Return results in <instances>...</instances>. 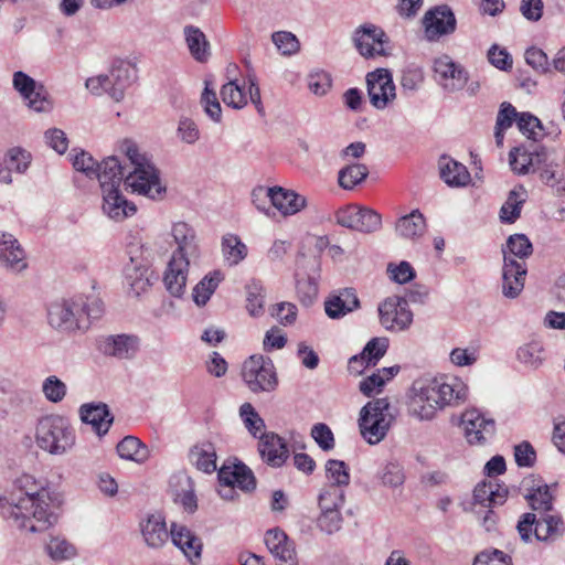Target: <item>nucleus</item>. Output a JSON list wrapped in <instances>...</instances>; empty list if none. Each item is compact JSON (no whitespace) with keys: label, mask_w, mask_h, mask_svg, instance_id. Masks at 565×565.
<instances>
[{"label":"nucleus","mask_w":565,"mask_h":565,"mask_svg":"<svg viewBox=\"0 0 565 565\" xmlns=\"http://www.w3.org/2000/svg\"><path fill=\"white\" fill-rule=\"evenodd\" d=\"M387 348V339L374 338L366 343L361 353L367 360V363L374 366L380 361V359L384 356Z\"/></svg>","instance_id":"56"},{"label":"nucleus","mask_w":565,"mask_h":565,"mask_svg":"<svg viewBox=\"0 0 565 565\" xmlns=\"http://www.w3.org/2000/svg\"><path fill=\"white\" fill-rule=\"evenodd\" d=\"M344 503V491L335 486H327L319 495L321 510H340Z\"/></svg>","instance_id":"50"},{"label":"nucleus","mask_w":565,"mask_h":565,"mask_svg":"<svg viewBox=\"0 0 565 565\" xmlns=\"http://www.w3.org/2000/svg\"><path fill=\"white\" fill-rule=\"evenodd\" d=\"M248 312L256 317L264 311V295L263 287L255 281L247 285V306Z\"/></svg>","instance_id":"58"},{"label":"nucleus","mask_w":565,"mask_h":565,"mask_svg":"<svg viewBox=\"0 0 565 565\" xmlns=\"http://www.w3.org/2000/svg\"><path fill=\"white\" fill-rule=\"evenodd\" d=\"M241 417L247 430L254 436L258 437V433L265 428L264 419L258 415L252 404L244 403L239 408Z\"/></svg>","instance_id":"51"},{"label":"nucleus","mask_w":565,"mask_h":565,"mask_svg":"<svg viewBox=\"0 0 565 565\" xmlns=\"http://www.w3.org/2000/svg\"><path fill=\"white\" fill-rule=\"evenodd\" d=\"M75 440V430L66 417L51 414L39 419L35 443L40 449L61 456L73 448Z\"/></svg>","instance_id":"5"},{"label":"nucleus","mask_w":565,"mask_h":565,"mask_svg":"<svg viewBox=\"0 0 565 565\" xmlns=\"http://www.w3.org/2000/svg\"><path fill=\"white\" fill-rule=\"evenodd\" d=\"M184 36L192 57L200 63L206 62L210 57V43L205 34L194 25H186Z\"/></svg>","instance_id":"34"},{"label":"nucleus","mask_w":565,"mask_h":565,"mask_svg":"<svg viewBox=\"0 0 565 565\" xmlns=\"http://www.w3.org/2000/svg\"><path fill=\"white\" fill-rule=\"evenodd\" d=\"M441 180L451 188L465 186L470 182V173L466 166L448 156H441L438 161Z\"/></svg>","instance_id":"28"},{"label":"nucleus","mask_w":565,"mask_h":565,"mask_svg":"<svg viewBox=\"0 0 565 565\" xmlns=\"http://www.w3.org/2000/svg\"><path fill=\"white\" fill-rule=\"evenodd\" d=\"M327 478L331 481L329 486L340 489L350 483V473L347 463L342 460L330 459L326 463Z\"/></svg>","instance_id":"44"},{"label":"nucleus","mask_w":565,"mask_h":565,"mask_svg":"<svg viewBox=\"0 0 565 565\" xmlns=\"http://www.w3.org/2000/svg\"><path fill=\"white\" fill-rule=\"evenodd\" d=\"M360 307V300L352 288H344L331 295L324 302V311L331 319H340Z\"/></svg>","instance_id":"25"},{"label":"nucleus","mask_w":565,"mask_h":565,"mask_svg":"<svg viewBox=\"0 0 565 565\" xmlns=\"http://www.w3.org/2000/svg\"><path fill=\"white\" fill-rule=\"evenodd\" d=\"M473 565H512V561L504 552L489 548L476 555Z\"/></svg>","instance_id":"57"},{"label":"nucleus","mask_w":565,"mask_h":565,"mask_svg":"<svg viewBox=\"0 0 565 565\" xmlns=\"http://www.w3.org/2000/svg\"><path fill=\"white\" fill-rule=\"evenodd\" d=\"M334 217L338 225L365 234L377 232L382 226L380 213L356 204L340 207Z\"/></svg>","instance_id":"9"},{"label":"nucleus","mask_w":565,"mask_h":565,"mask_svg":"<svg viewBox=\"0 0 565 565\" xmlns=\"http://www.w3.org/2000/svg\"><path fill=\"white\" fill-rule=\"evenodd\" d=\"M138 349V338L136 335L128 334L110 335L103 344L104 353L117 359H132Z\"/></svg>","instance_id":"29"},{"label":"nucleus","mask_w":565,"mask_h":565,"mask_svg":"<svg viewBox=\"0 0 565 565\" xmlns=\"http://www.w3.org/2000/svg\"><path fill=\"white\" fill-rule=\"evenodd\" d=\"M308 87L318 96L326 95L331 88V76L324 71H315L308 75Z\"/></svg>","instance_id":"60"},{"label":"nucleus","mask_w":565,"mask_h":565,"mask_svg":"<svg viewBox=\"0 0 565 565\" xmlns=\"http://www.w3.org/2000/svg\"><path fill=\"white\" fill-rule=\"evenodd\" d=\"M426 222L423 214L418 210L412 211L409 214L398 218L396 223V232L405 238H415L423 235Z\"/></svg>","instance_id":"37"},{"label":"nucleus","mask_w":565,"mask_h":565,"mask_svg":"<svg viewBox=\"0 0 565 565\" xmlns=\"http://www.w3.org/2000/svg\"><path fill=\"white\" fill-rule=\"evenodd\" d=\"M117 454L125 460L143 463L149 458L148 448L135 436H126L117 445Z\"/></svg>","instance_id":"35"},{"label":"nucleus","mask_w":565,"mask_h":565,"mask_svg":"<svg viewBox=\"0 0 565 565\" xmlns=\"http://www.w3.org/2000/svg\"><path fill=\"white\" fill-rule=\"evenodd\" d=\"M171 236L177 245L171 258L195 264L201 255L195 228L184 221L173 222L171 225Z\"/></svg>","instance_id":"10"},{"label":"nucleus","mask_w":565,"mask_h":565,"mask_svg":"<svg viewBox=\"0 0 565 565\" xmlns=\"http://www.w3.org/2000/svg\"><path fill=\"white\" fill-rule=\"evenodd\" d=\"M422 23L425 39L429 42H435L441 36L452 34L457 28L455 13L447 4L430 8L425 12Z\"/></svg>","instance_id":"11"},{"label":"nucleus","mask_w":565,"mask_h":565,"mask_svg":"<svg viewBox=\"0 0 565 565\" xmlns=\"http://www.w3.org/2000/svg\"><path fill=\"white\" fill-rule=\"evenodd\" d=\"M42 393L51 403H60L67 393L66 384L55 375L47 376L42 383Z\"/></svg>","instance_id":"47"},{"label":"nucleus","mask_w":565,"mask_h":565,"mask_svg":"<svg viewBox=\"0 0 565 565\" xmlns=\"http://www.w3.org/2000/svg\"><path fill=\"white\" fill-rule=\"evenodd\" d=\"M264 542L278 561V565H298L294 542L282 530L278 527L268 530Z\"/></svg>","instance_id":"18"},{"label":"nucleus","mask_w":565,"mask_h":565,"mask_svg":"<svg viewBox=\"0 0 565 565\" xmlns=\"http://www.w3.org/2000/svg\"><path fill=\"white\" fill-rule=\"evenodd\" d=\"M540 160H544V153L536 149L529 151L525 147H516L509 153L510 167L518 174L534 173Z\"/></svg>","instance_id":"32"},{"label":"nucleus","mask_w":565,"mask_h":565,"mask_svg":"<svg viewBox=\"0 0 565 565\" xmlns=\"http://www.w3.org/2000/svg\"><path fill=\"white\" fill-rule=\"evenodd\" d=\"M466 438L471 445H482L495 433V423L486 418L479 411H466L461 416Z\"/></svg>","instance_id":"16"},{"label":"nucleus","mask_w":565,"mask_h":565,"mask_svg":"<svg viewBox=\"0 0 565 565\" xmlns=\"http://www.w3.org/2000/svg\"><path fill=\"white\" fill-rule=\"evenodd\" d=\"M531 508L539 512L524 513L520 518L516 529L523 542L529 543L534 534L535 539L544 543H553L565 533L563 519L551 514L553 510V495L547 484L539 486L526 495Z\"/></svg>","instance_id":"1"},{"label":"nucleus","mask_w":565,"mask_h":565,"mask_svg":"<svg viewBox=\"0 0 565 565\" xmlns=\"http://www.w3.org/2000/svg\"><path fill=\"white\" fill-rule=\"evenodd\" d=\"M178 137L188 145H193L200 138L198 125L188 117H181L177 129Z\"/></svg>","instance_id":"64"},{"label":"nucleus","mask_w":565,"mask_h":565,"mask_svg":"<svg viewBox=\"0 0 565 565\" xmlns=\"http://www.w3.org/2000/svg\"><path fill=\"white\" fill-rule=\"evenodd\" d=\"M0 266L14 273H20L28 266L18 239L8 233L0 235Z\"/></svg>","instance_id":"21"},{"label":"nucleus","mask_w":565,"mask_h":565,"mask_svg":"<svg viewBox=\"0 0 565 565\" xmlns=\"http://www.w3.org/2000/svg\"><path fill=\"white\" fill-rule=\"evenodd\" d=\"M109 81L108 95L116 102H120L126 89L136 78V70L130 63L117 61L113 64L109 74H106Z\"/></svg>","instance_id":"20"},{"label":"nucleus","mask_w":565,"mask_h":565,"mask_svg":"<svg viewBox=\"0 0 565 565\" xmlns=\"http://www.w3.org/2000/svg\"><path fill=\"white\" fill-rule=\"evenodd\" d=\"M120 151L126 154L131 166V170L125 177V184L132 192L150 199L160 196L166 188L161 185L159 171L145 154L139 152L136 143L131 140H124Z\"/></svg>","instance_id":"4"},{"label":"nucleus","mask_w":565,"mask_h":565,"mask_svg":"<svg viewBox=\"0 0 565 565\" xmlns=\"http://www.w3.org/2000/svg\"><path fill=\"white\" fill-rule=\"evenodd\" d=\"M370 103L376 109H385L396 98V87L392 73L386 68H376L366 75Z\"/></svg>","instance_id":"12"},{"label":"nucleus","mask_w":565,"mask_h":565,"mask_svg":"<svg viewBox=\"0 0 565 565\" xmlns=\"http://www.w3.org/2000/svg\"><path fill=\"white\" fill-rule=\"evenodd\" d=\"M271 40L277 49L285 55H290L298 51L299 42L297 38L287 31H278L273 33Z\"/></svg>","instance_id":"61"},{"label":"nucleus","mask_w":565,"mask_h":565,"mask_svg":"<svg viewBox=\"0 0 565 565\" xmlns=\"http://www.w3.org/2000/svg\"><path fill=\"white\" fill-rule=\"evenodd\" d=\"M380 478L385 487H401L405 481L404 469L398 462H388L382 468Z\"/></svg>","instance_id":"52"},{"label":"nucleus","mask_w":565,"mask_h":565,"mask_svg":"<svg viewBox=\"0 0 565 565\" xmlns=\"http://www.w3.org/2000/svg\"><path fill=\"white\" fill-rule=\"evenodd\" d=\"M58 494L42 489L35 493H26L15 504V516H25L26 512L32 510V516L39 525H31V532H41L54 525L58 520V509L61 507Z\"/></svg>","instance_id":"6"},{"label":"nucleus","mask_w":565,"mask_h":565,"mask_svg":"<svg viewBox=\"0 0 565 565\" xmlns=\"http://www.w3.org/2000/svg\"><path fill=\"white\" fill-rule=\"evenodd\" d=\"M509 254L507 256L518 257L521 260L527 258L533 253V245L524 234L510 235L507 241Z\"/></svg>","instance_id":"45"},{"label":"nucleus","mask_w":565,"mask_h":565,"mask_svg":"<svg viewBox=\"0 0 565 565\" xmlns=\"http://www.w3.org/2000/svg\"><path fill=\"white\" fill-rule=\"evenodd\" d=\"M103 193V212L111 220L116 222L124 221L125 218L132 216L137 207L128 201L119 189H111L102 191Z\"/></svg>","instance_id":"23"},{"label":"nucleus","mask_w":565,"mask_h":565,"mask_svg":"<svg viewBox=\"0 0 565 565\" xmlns=\"http://www.w3.org/2000/svg\"><path fill=\"white\" fill-rule=\"evenodd\" d=\"M503 268H502V294L507 298H516L524 288L527 268L524 262H519L507 256L503 249Z\"/></svg>","instance_id":"17"},{"label":"nucleus","mask_w":565,"mask_h":565,"mask_svg":"<svg viewBox=\"0 0 565 565\" xmlns=\"http://www.w3.org/2000/svg\"><path fill=\"white\" fill-rule=\"evenodd\" d=\"M242 379L247 388L255 394H270L276 391L279 383L273 360L262 354L250 355L244 361Z\"/></svg>","instance_id":"8"},{"label":"nucleus","mask_w":565,"mask_h":565,"mask_svg":"<svg viewBox=\"0 0 565 565\" xmlns=\"http://www.w3.org/2000/svg\"><path fill=\"white\" fill-rule=\"evenodd\" d=\"M395 420V414L387 398H375L360 411L359 428L361 436L370 444L382 441Z\"/></svg>","instance_id":"7"},{"label":"nucleus","mask_w":565,"mask_h":565,"mask_svg":"<svg viewBox=\"0 0 565 565\" xmlns=\"http://www.w3.org/2000/svg\"><path fill=\"white\" fill-rule=\"evenodd\" d=\"M379 315L380 322L386 330H404L413 321L412 311L397 296L385 299L379 306Z\"/></svg>","instance_id":"15"},{"label":"nucleus","mask_w":565,"mask_h":565,"mask_svg":"<svg viewBox=\"0 0 565 565\" xmlns=\"http://www.w3.org/2000/svg\"><path fill=\"white\" fill-rule=\"evenodd\" d=\"M369 175V169L362 163H352L343 167L338 173L339 185L344 190H352L362 183Z\"/></svg>","instance_id":"40"},{"label":"nucleus","mask_w":565,"mask_h":565,"mask_svg":"<svg viewBox=\"0 0 565 565\" xmlns=\"http://www.w3.org/2000/svg\"><path fill=\"white\" fill-rule=\"evenodd\" d=\"M518 360L526 367L539 369L544 362V348L541 341L532 340L516 351Z\"/></svg>","instance_id":"39"},{"label":"nucleus","mask_w":565,"mask_h":565,"mask_svg":"<svg viewBox=\"0 0 565 565\" xmlns=\"http://www.w3.org/2000/svg\"><path fill=\"white\" fill-rule=\"evenodd\" d=\"M201 104L205 114L214 121L221 122L222 120V108L214 90L209 88V84L205 83L204 92L201 96Z\"/></svg>","instance_id":"54"},{"label":"nucleus","mask_w":565,"mask_h":565,"mask_svg":"<svg viewBox=\"0 0 565 565\" xmlns=\"http://www.w3.org/2000/svg\"><path fill=\"white\" fill-rule=\"evenodd\" d=\"M79 417L83 423L92 425L98 436L108 433L114 416L105 403H87L79 407Z\"/></svg>","instance_id":"22"},{"label":"nucleus","mask_w":565,"mask_h":565,"mask_svg":"<svg viewBox=\"0 0 565 565\" xmlns=\"http://www.w3.org/2000/svg\"><path fill=\"white\" fill-rule=\"evenodd\" d=\"M127 166L122 164L115 156L108 157L97 166L94 178H97L102 191L119 189L125 181Z\"/></svg>","instance_id":"24"},{"label":"nucleus","mask_w":565,"mask_h":565,"mask_svg":"<svg viewBox=\"0 0 565 565\" xmlns=\"http://www.w3.org/2000/svg\"><path fill=\"white\" fill-rule=\"evenodd\" d=\"M104 311L103 302L95 296L76 295L53 301L47 308L50 326L62 332L87 330L92 319Z\"/></svg>","instance_id":"2"},{"label":"nucleus","mask_w":565,"mask_h":565,"mask_svg":"<svg viewBox=\"0 0 565 565\" xmlns=\"http://www.w3.org/2000/svg\"><path fill=\"white\" fill-rule=\"evenodd\" d=\"M6 162V168H9L10 171L13 169L19 173H23L30 166L31 154L21 148H11L7 152Z\"/></svg>","instance_id":"55"},{"label":"nucleus","mask_w":565,"mask_h":565,"mask_svg":"<svg viewBox=\"0 0 565 565\" xmlns=\"http://www.w3.org/2000/svg\"><path fill=\"white\" fill-rule=\"evenodd\" d=\"M190 462L198 470L212 473L216 470V451L213 444L209 441L194 445L189 451Z\"/></svg>","instance_id":"33"},{"label":"nucleus","mask_w":565,"mask_h":565,"mask_svg":"<svg viewBox=\"0 0 565 565\" xmlns=\"http://www.w3.org/2000/svg\"><path fill=\"white\" fill-rule=\"evenodd\" d=\"M526 199V191L522 185L509 192L508 199L500 210V218L503 223H514L521 214V207Z\"/></svg>","instance_id":"36"},{"label":"nucleus","mask_w":565,"mask_h":565,"mask_svg":"<svg viewBox=\"0 0 565 565\" xmlns=\"http://www.w3.org/2000/svg\"><path fill=\"white\" fill-rule=\"evenodd\" d=\"M342 516L340 510H321L318 526L321 531L332 534L341 529Z\"/></svg>","instance_id":"62"},{"label":"nucleus","mask_w":565,"mask_h":565,"mask_svg":"<svg viewBox=\"0 0 565 565\" xmlns=\"http://www.w3.org/2000/svg\"><path fill=\"white\" fill-rule=\"evenodd\" d=\"M413 393L414 395L409 402V413L420 420H429L434 418L437 409L454 402L465 401L467 387L458 381L452 384L439 383L438 381L415 382Z\"/></svg>","instance_id":"3"},{"label":"nucleus","mask_w":565,"mask_h":565,"mask_svg":"<svg viewBox=\"0 0 565 565\" xmlns=\"http://www.w3.org/2000/svg\"><path fill=\"white\" fill-rule=\"evenodd\" d=\"M508 489L495 480H488L478 483L473 490V500L483 507L494 508L505 502Z\"/></svg>","instance_id":"30"},{"label":"nucleus","mask_w":565,"mask_h":565,"mask_svg":"<svg viewBox=\"0 0 565 565\" xmlns=\"http://www.w3.org/2000/svg\"><path fill=\"white\" fill-rule=\"evenodd\" d=\"M516 125L527 138L536 140L540 136H542V124L535 116L529 113H522L518 117Z\"/></svg>","instance_id":"59"},{"label":"nucleus","mask_w":565,"mask_h":565,"mask_svg":"<svg viewBox=\"0 0 565 565\" xmlns=\"http://www.w3.org/2000/svg\"><path fill=\"white\" fill-rule=\"evenodd\" d=\"M311 436L322 450L329 451L333 449L334 436L328 425L323 423L313 425L311 428Z\"/></svg>","instance_id":"63"},{"label":"nucleus","mask_w":565,"mask_h":565,"mask_svg":"<svg viewBox=\"0 0 565 565\" xmlns=\"http://www.w3.org/2000/svg\"><path fill=\"white\" fill-rule=\"evenodd\" d=\"M352 40L358 52L365 58L387 55L385 50L387 36L385 32L375 24L365 23L360 25L353 32Z\"/></svg>","instance_id":"13"},{"label":"nucleus","mask_w":565,"mask_h":565,"mask_svg":"<svg viewBox=\"0 0 565 565\" xmlns=\"http://www.w3.org/2000/svg\"><path fill=\"white\" fill-rule=\"evenodd\" d=\"M221 281V274L215 271L211 276H205L193 289V300L198 306H204L218 282Z\"/></svg>","instance_id":"43"},{"label":"nucleus","mask_w":565,"mask_h":565,"mask_svg":"<svg viewBox=\"0 0 565 565\" xmlns=\"http://www.w3.org/2000/svg\"><path fill=\"white\" fill-rule=\"evenodd\" d=\"M434 73L436 82L448 93L462 89L468 82L467 71L448 55L435 60Z\"/></svg>","instance_id":"14"},{"label":"nucleus","mask_w":565,"mask_h":565,"mask_svg":"<svg viewBox=\"0 0 565 565\" xmlns=\"http://www.w3.org/2000/svg\"><path fill=\"white\" fill-rule=\"evenodd\" d=\"M221 96L227 106L235 109H241L247 104L245 93L235 81H230L222 86Z\"/></svg>","instance_id":"49"},{"label":"nucleus","mask_w":565,"mask_h":565,"mask_svg":"<svg viewBox=\"0 0 565 565\" xmlns=\"http://www.w3.org/2000/svg\"><path fill=\"white\" fill-rule=\"evenodd\" d=\"M192 263L170 258L163 276L166 289L173 297H181L184 294L189 267Z\"/></svg>","instance_id":"27"},{"label":"nucleus","mask_w":565,"mask_h":565,"mask_svg":"<svg viewBox=\"0 0 565 565\" xmlns=\"http://www.w3.org/2000/svg\"><path fill=\"white\" fill-rule=\"evenodd\" d=\"M258 451L262 459L271 467H281L289 456L285 440L271 431L259 435Z\"/></svg>","instance_id":"19"},{"label":"nucleus","mask_w":565,"mask_h":565,"mask_svg":"<svg viewBox=\"0 0 565 565\" xmlns=\"http://www.w3.org/2000/svg\"><path fill=\"white\" fill-rule=\"evenodd\" d=\"M296 290L300 302L309 307L315 302L318 296V282L311 276L297 278Z\"/></svg>","instance_id":"48"},{"label":"nucleus","mask_w":565,"mask_h":565,"mask_svg":"<svg viewBox=\"0 0 565 565\" xmlns=\"http://www.w3.org/2000/svg\"><path fill=\"white\" fill-rule=\"evenodd\" d=\"M480 355L478 345H470L468 348H455L450 352V362L456 366H471Z\"/></svg>","instance_id":"53"},{"label":"nucleus","mask_w":565,"mask_h":565,"mask_svg":"<svg viewBox=\"0 0 565 565\" xmlns=\"http://www.w3.org/2000/svg\"><path fill=\"white\" fill-rule=\"evenodd\" d=\"M146 274L147 267L136 263L135 259L130 257V263L125 266L124 275L126 282L136 294L145 290V288L149 285Z\"/></svg>","instance_id":"41"},{"label":"nucleus","mask_w":565,"mask_h":565,"mask_svg":"<svg viewBox=\"0 0 565 565\" xmlns=\"http://www.w3.org/2000/svg\"><path fill=\"white\" fill-rule=\"evenodd\" d=\"M23 100L30 109L36 113H49L53 108L51 96L42 83Z\"/></svg>","instance_id":"42"},{"label":"nucleus","mask_w":565,"mask_h":565,"mask_svg":"<svg viewBox=\"0 0 565 565\" xmlns=\"http://www.w3.org/2000/svg\"><path fill=\"white\" fill-rule=\"evenodd\" d=\"M269 193H271V205L285 216L294 215L307 205L306 198L294 190L271 186Z\"/></svg>","instance_id":"26"},{"label":"nucleus","mask_w":565,"mask_h":565,"mask_svg":"<svg viewBox=\"0 0 565 565\" xmlns=\"http://www.w3.org/2000/svg\"><path fill=\"white\" fill-rule=\"evenodd\" d=\"M51 558L55 561L71 559L76 556V547L64 537H52L46 545Z\"/></svg>","instance_id":"46"},{"label":"nucleus","mask_w":565,"mask_h":565,"mask_svg":"<svg viewBox=\"0 0 565 565\" xmlns=\"http://www.w3.org/2000/svg\"><path fill=\"white\" fill-rule=\"evenodd\" d=\"M222 253L230 266H236L247 256V246L237 235L226 234L222 238Z\"/></svg>","instance_id":"38"},{"label":"nucleus","mask_w":565,"mask_h":565,"mask_svg":"<svg viewBox=\"0 0 565 565\" xmlns=\"http://www.w3.org/2000/svg\"><path fill=\"white\" fill-rule=\"evenodd\" d=\"M140 527L146 544L151 548H159L168 541L167 525L160 514L149 515L140 523Z\"/></svg>","instance_id":"31"}]
</instances>
